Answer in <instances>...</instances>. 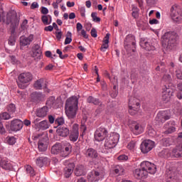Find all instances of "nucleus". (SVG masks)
<instances>
[{
	"instance_id": "nucleus-50",
	"label": "nucleus",
	"mask_w": 182,
	"mask_h": 182,
	"mask_svg": "<svg viewBox=\"0 0 182 182\" xmlns=\"http://www.w3.org/2000/svg\"><path fill=\"white\" fill-rule=\"evenodd\" d=\"M21 28L23 31H25V29H28V20H24L21 25Z\"/></svg>"
},
{
	"instance_id": "nucleus-34",
	"label": "nucleus",
	"mask_w": 182,
	"mask_h": 182,
	"mask_svg": "<svg viewBox=\"0 0 182 182\" xmlns=\"http://www.w3.org/2000/svg\"><path fill=\"white\" fill-rule=\"evenodd\" d=\"M48 164V158L40 157L36 159V164L38 167H43V166Z\"/></svg>"
},
{
	"instance_id": "nucleus-59",
	"label": "nucleus",
	"mask_w": 182,
	"mask_h": 182,
	"mask_svg": "<svg viewBox=\"0 0 182 182\" xmlns=\"http://www.w3.org/2000/svg\"><path fill=\"white\" fill-rule=\"evenodd\" d=\"M36 8H39V4H38V2H33L31 9H36Z\"/></svg>"
},
{
	"instance_id": "nucleus-32",
	"label": "nucleus",
	"mask_w": 182,
	"mask_h": 182,
	"mask_svg": "<svg viewBox=\"0 0 182 182\" xmlns=\"http://www.w3.org/2000/svg\"><path fill=\"white\" fill-rule=\"evenodd\" d=\"M57 133L59 136H61V137H68L69 135V129L67 127H60L57 129Z\"/></svg>"
},
{
	"instance_id": "nucleus-19",
	"label": "nucleus",
	"mask_w": 182,
	"mask_h": 182,
	"mask_svg": "<svg viewBox=\"0 0 182 182\" xmlns=\"http://www.w3.org/2000/svg\"><path fill=\"white\" fill-rule=\"evenodd\" d=\"M130 128L132 129L134 134H136V136L139 134H141V133L144 132V127H143L141 124L137 122L133 123L132 126H131Z\"/></svg>"
},
{
	"instance_id": "nucleus-24",
	"label": "nucleus",
	"mask_w": 182,
	"mask_h": 182,
	"mask_svg": "<svg viewBox=\"0 0 182 182\" xmlns=\"http://www.w3.org/2000/svg\"><path fill=\"white\" fill-rule=\"evenodd\" d=\"M46 107L50 109H58L59 103H58V101H55V97H50L47 100Z\"/></svg>"
},
{
	"instance_id": "nucleus-25",
	"label": "nucleus",
	"mask_w": 182,
	"mask_h": 182,
	"mask_svg": "<svg viewBox=\"0 0 182 182\" xmlns=\"http://www.w3.org/2000/svg\"><path fill=\"white\" fill-rule=\"evenodd\" d=\"M78 108H72L65 107V114L68 117V119H73L76 117V112H77Z\"/></svg>"
},
{
	"instance_id": "nucleus-2",
	"label": "nucleus",
	"mask_w": 182,
	"mask_h": 182,
	"mask_svg": "<svg viewBox=\"0 0 182 182\" xmlns=\"http://www.w3.org/2000/svg\"><path fill=\"white\" fill-rule=\"evenodd\" d=\"M52 154H60L61 157H68L72 153V144L65 143L63 146L62 144L57 143L51 148Z\"/></svg>"
},
{
	"instance_id": "nucleus-51",
	"label": "nucleus",
	"mask_w": 182,
	"mask_h": 182,
	"mask_svg": "<svg viewBox=\"0 0 182 182\" xmlns=\"http://www.w3.org/2000/svg\"><path fill=\"white\" fill-rule=\"evenodd\" d=\"M176 132V127H169L166 132V134H171V133H174Z\"/></svg>"
},
{
	"instance_id": "nucleus-41",
	"label": "nucleus",
	"mask_w": 182,
	"mask_h": 182,
	"mask_svg": "<svg viewBox=\"0 0 182 182\" xmlns=\"http://www.w3.org/2000/svg\"><path fill=\"white\" fill-rule=\"evenodd\" d=\"M87 102L88 103H93V105H102V103L100 102V101H99L98 99H96L92 96L87 98Z\"/></svg>"
},
{
	"instance_id": "nucleus-6",
	"label": "nucleus",
	"mask_w": 182,
	"mask_h": 182,
	"mask_svg": "<svg viewBox=\"0 0 182 182\" xmlns=\"http://www.w3.org/2000/svg\"><path fill=\"white\" fill-rule=\"evenodd\" d=\"M33 79V75L29 72H26L20 74L18 76V80L20 82V83L18 84V87H20V89H25V85H28V83L32 82Z\"/></svg>"
},
{
	"instance_id": "nucleus-42",
	"label": "nucleus",
	"mask_w": 182,
	"mask_h": 182,
	"mask_svg": "<svg viewBox=\"0 0 182 182\" xmlns=\"http://www.w3.org/2000/svg\"><path fill=\"white\" fill-rule=\"evenodd\" d=\"M16 111V107H15V105L10 104L7 106V112L10 113V114H14L15 112Z\"/></svg>"
},
{
	"instance_id": "nucleus-39",
	"label": "nucleus",
	"mask_w": 182,
	"mask_h": 182,
	"mask_svg": "<svg viewBox=\"0 0 182 182\" xmlns=\"http://www.w3.org/2000/svg\"><path fill=\"white\" fill-rule=\"evenodd\" d=\"M71 43H72V32L68 31L65 35L64 45H69Z\"/></svg>"
},
{
	"instance_id": "nucleus-43",
	"label": "nucleus",
	"mask_w": 182,
	"mask_h": 182,
	"mask_svg": "<svg viewBox=\"0 0 182 182\" xmlns=\"http://www.w3.org/2000/svg\"><path fill=\"white\" fill-rule=\"evenodd\" d=\"M9 119H11V114L8 112H3L2 114H0L1 120H9Z\"/></svg>"
},
{
	"instance_id": "nucleus-26",
	"label": "nucleus",
	"mask_w": 182,
	"mask_h": 182,
	"mask_svg": "<svg viewBox=\"0 0 182 182\" xmlns=\"http://www.w3.org/2000/svg\"><path fill=\"white\" fill-rule=\"evenodd\" d=\"M75 168V164L70 163L68 164L67 167L64 169V176L66 178H69L70 176H72V173H73V169Z\"/></svg>"
},
{
	"instance_id": "nucleus-61",
	"label": "nucleus",
	"mask_w": 182,
	"mask_h": 182,
	"mask_svg": "<svg viewBox=\"0 0 182 182\" xmlns=\"http://www.w3.org/2000/svg\"><path fill=\"white\" fill-rule=\"evenodd\" d=\"M48 120H49V123H50V124H53V123H55V117H53V116H52V115L48 116Z\"/></svg>"
},
{
	"instance_id": "nucleus-7",
	"label": "nucleus",
	"mask_w": 182,
	"mask_h": 182,
	"mask_svg": "<svg viewBox=\"0 0 182 182\" xmlns=\"http://www.w3.org/2000/svg\"><path fill=\"white\" fill-rule=\"evenodd\" d=\"M171 18L176 23L182 22V9L177 6H172L171 8Z\"/></svg>"
},
{
	"instance_id": "nucleus-52",
	"label": "nucleus",
	"mask_w": 182,
	"mask_h": 182,
	"mask_svg": "<svg viewBox=\"0 0 182 182\" xmlns=\"http://www.w3.org/2000/svg\"><path fill=\"white\" fill-rule=\"evenodd\" d=\"M167 182H178L176 176H173V175L168 176V179Z\"/></svg>"
},
{
	"instance_id": "nucleus-38",
	"label": "nucleus",
	"mask_w": 182,
	"mask_h": 182,
	"mask_svg": "<svg viewBox=\"0 0 182 182\" xmlns=\"http://www.w3.org/2000/svg\"><path fill=\"white\" fill-rule=\"evenodd\" d=\"M114 171L115 174H118V176H122V174L124 173V168H123V166H122L117 165L114 168Z\"/></svg>"
},
{
	"instance_id": "nucleus-18",
	"label": "nucleus",
	"mask_w": 182,
	"mask_h": 182,
	"mask_svg": "<svg viewBox=\"0 0 182 182\" xmlns=\"http://www.w3.org/2000/svg\"><path fill=\"white\" fill-rule=\"evenodd\" d=\"M23 127V122L19 119L11 121L10 128L13 132H19Z\"/></svg>"
},
{
	"instance_id": "nucleus-53",
	"label": "nucleus",
	"mask_w": 182,
	"mask_h": 182,
	"mask_svg": "<svg viewBox=\"0 0 182 182\" xmlns=\"http://www.w3.org/2000/svg\"><path fill=\"white\" fill-rule=\"evenodd\" d=\"M128 159H129V156L124 154H122L118 156V160H119V161H126V160H128Z\"/></svg>"
},
{
	"instance_id": "nucleus-29",
	"label": "nucleus",
	"mask_w": 182,
	"mask_h": 182,
	"mask_svg": "<svg viewBox=\"0 0 182 182\" xmlns=\"http://www.w3.org/2000/svg\"><path fill=\"white\" fill-rule=\"evenodd\" d=\"M50 127V124L48 120H43L36 124V127L38 129V130H48Z\"/></svg>"
},
{
	"instance_id": "nucleus-10",
	"label": "nucleus",
	"mask_w": 182,
	"mask_h": 182,
	"mask_svg": "<svg viewBox=\"0 0 182 182\" xmlns=\"http://www.w3.org/2000/svg\"><path fill=\"white\" fill-rule=\"evenodd\" d=\"M103 177H105V172H98L96 171H91L87 176L89 182L99 181V180Z\"/></svg>"
},
{
	"instance_id": "nucleus-54",
	"label": "nucleus",
	"mask_w": 182,
	"mask_h": 182,
	"mask_svg": "<svg viewBox=\"0 0 182 182\" xmlns=\"http://www.w3.org/2000/svg\"><path fill=\"white\" fill-rule=\"evenodd\" d=\"M16 41H15V38L14 37H10L9 39V45H10L11 46H14V45H15Z\"/></svg>"
},
{
	"instance_id": "nucleus-55",
	"label": "nucleus",
	"mask_w": 182,
	"mask_h": 182,
	"mask_svg": "<svg viewBox=\"0 0 182 182\" xmlns=\"http://www.w3.org/2000/svg\"><path fill=\"white\" fill-rule=\"evenodd\" d=\"M91 36H92V38H97V31H96V28H92Z\"/></svg>"
},
{
	"instance_id": "nucleus-49",
	"label": "nucleus",
	"mask_w": 182,
	"mask_h": 182,
	"mask_svg": "<svg viewBox=\"0 0 182 182\" xmlns=\"http://www.w3.org/2000/svg\"><path fill=\"white\" fill-rule=\"evenodd\" d=\"M132 16L133 18H137L139 16V9L137 7L133 8Z\"/></svg>"
},
{
	"instance_id": "nucleus-35",
	"label": "nucleus",
	"mask_w": 182,
	"mask_h": 182,
	"mask_svg": "<svg viewBox=\"0 0 182 182\" xmlns=\"http://www.w3.org/2000/svg\"><path fill=\"white\" fill-rule=\"evenodd\" d=\"M33 56H37V58H40L41 55H42V50H41L39 45H36L33 48Z\"/></svg>"
},
{
	"instance_id": "nucleus-57",
	"label": "nucleus",
	"mask_w": 182,
	"mask_h": 182,
	"mask_svg": "<svg viewBox=\"0 0 182 182\" xmlns=\"http://www.w3.org/2000/svg\"><path fill=\"white\" fill-rule=\"evenodd\" d=\"M49 13V10L46 7H42L41 8V14L43 15H47V14Z\"/></svg>"
},
{
	"instance_id": "nucleus-5",
	"label": "nucleus",
	"mask_w": 182,
	"mask_h": 182,
	"mask_svg": "<svg viewBox=\"0 0 182 182\" xmlns=\"http://www.w3.org/2000/svg\"><path fill=\"white\" fill-rule=\"evenodd\" d=\"M120 139V135L117 133H112L109 138L106 139L105 142V147L107 150L113 149L116 147L117 143H119V139Z\"/></svg>"
},
{
	"instance_id": "nucleus-63",
	"label": "nucleus",
	"mask_w": 182,
	"mask_h": 182,
	"mask_svg": "<svg viewBox=\"0 0 182 182\" xmlns=\"http://www.w3.org/2000/svg\"><path fill=\"white\" fill-rule=\"evenodd\" d=\"M59 4L60 3H58V1H53L52 5H53V8H54L55 10L56 9H58L59 8Z\"/></svg>"
},
{
	"instance_id": "nucleus-1",
	"label": "nucleus",
	"mask_w": 182,
	"mask_h": 182,
	"mask_svg": "<svg viewBox=\"0 0 182 182\" xmlns=\"http://www.w3.org/2000/svg\"><path fill=\"white\" fill-rule=\"evenodd\" d=\"M157 167L154 164L145 161L141 163L139 168L134 172L136 178H146L149 174H156Z\"/></svg>"
},
{
	"instance_id": "nucleus-44",
	"label": "nucleus",
	"mask_w": 182,
	"mask_h": 182,
	"mask_svg": "<svg viewBox=\"0 0 182 182\" xmlns=\"http://www.w3.org/2000/svg\"><path fill=\"white\" fill-rule=\"evenodd\" d=\"M127 147L129 150H131L132 151H134V149H136V141H130L128 144Z\"/></svg>"
},
{
	"instance_id": "nucleus-11",
	"label": "nucleus",
	"mask_w": 182,
	"mask_h": 182,
	"mask_svg": "<svg viewBox=\"0 0 182 182\" xmlns=\"http://www.w3.org/2000/svg\"><path fill=\"white\" fill-rule=\"evenodd\" d=\"M154 148V141L147 139L145 140L141 146V150L142 153L146 154V153H149V151H151Z\"/></svg>"
},
{
	"instance_id": "nucleus-12",
	"label": "nucleus",
	"mask_w": 182,
	"mask_h": 182,
	"mask_svg": "<svg viewBox=\"0 0 182 182\" xmlns=\"http://www.w3.org/2000/svg\"><path fill=\"white\" fill-rule=\"evenodd\" d=\"M79 105V97L76 96H73L69 97L65 102V107H72L75 109H79L77 107Z\"/></svg>"
},
{
	"instance_id": "nucleus-20",
	"label": "nucleus",
	"mask_w": 182,
	"mask_h": 182,
	"mask_svg": "<svg viewBox=\"0 0 182 182\" xmlns=\"http://www.w3.org/2000/svg\"><path fill=\"white\" fill-rule=\"evenodd\" d=\"M48 82H46V80L43 78H41L39 80H37L34 83V87L37 90H41L42 89H46L48 85Z\"/></svg>"
},
{
	"instance_id": "nucleus-17",
	"label": "nucleus",
	"mask_w": 182,
	"mask_h": 182,
	"mask_svg": "<svg viewBox=\"0 0 182 182\" xmlns=\"http://www.w3.org/2000/svg\"><path fill=\"white\" fill-rule=\"evenodd\" d=\"M34 36L33 34H30L28 37L21 36L20 37V45L21 46H29L32 42H33Z\"/></svg>"
},
{
	"instance_id": "nucleus-56",
	"label": "nucleus",
	"mask_w": 182,
	"mask_h": 182,
	"mask_svg": "<svg viewBox=\"0 0 182 182\" xmlns=\"http://www.w3.org/2000/svg\"><path fill=\"white\" fill-rule=\"evenodd\" d=\"M176 77L182 80V71L180 70H176Z\"/></svg>"
},
{
	"instance_id": "nucleus-4",
	"label": "nucleus",
	"mask_w": 182,
	"mask_h": 182,
	"mask_svg": "<svg viewBox=\"0 0 182 182\" xmlns=\"http://www.w3.org/2000/svg\"><path fill=\"white\" fill-rule=\"evenodd\" d=\"M0 22H6L7 25H9V23H11V28L13 29H15L19 25V21H18V18H16V15H11V13L7 14V19H5V13L2 12L0 14Z\"/></svg>"
},
{
	"instance_id": "nucleus-15",
	"label": "nucleus",
	"mask_w": 182,
	"mask_h": 182,
	"mask_svg": "<svg viewBox=\"0 0 182 182\" xmlns=\"http://www.w3.org/2000/svg\"><path fill=\"white\" fill-rule=\"evenodd\" d=\"M48 144H49L48 136H44L39 139L38 144L39 151H46L48 150Z\"/></svg>"
},
{
	"instance_id": "nucleus-23",
	"label": "nucleus",
	"mask_w": 182,
	"mask_h": 182,
	"mask_svg": "<svg viewBox=\"0 0 182 182\" xmlns=\"http://www.w3.org/2000/svg\"><path fill=\"white\" fill-rule=\"evenodd\" d=\"M49 112V109L48 107L44 106L41 108H39L36 110V114L37 117H41V119H43V117H46L48 116V112Z\"/></svg>"
},
{
	"instance_id": "nucleus-48",
	"label": "nucleus",
	"mask_w": 182,
	"mask_h": 182,
	"mask_svg": "<svg viewBox=\"0 0 182 182\" xmlns=\"http://www.w3.org/2000/svg\"><path fill=\"white\" fill-rule=\"evenodd\" d=\"M7 142L9 144L13 146V144H15L16 143V139L14 136H9L7 137Z\"/></svg>"
},
{
	"instance_id": "nucleus-22",
	"label": "nucleus",
	"mask_w": 182,
	"mask_h": 182,
	"mask_svg": "<svg viewBox=\"0 0 182 182\" xmlns=\"http://www.w3.org/2000/svg\"><path fill=\"white\" fill-rule=\"evenodd\" d=\"M169 119L170 114H168V112L167 111H161L157 114L156 120L161 122V123H164L166 120H168Z\"/></svg>"
},
{
	"instance_id": "nucleus-21",
	"label": "nucleus",
	"mask_w": 182,
	"mask_h": 182,
	"mask_svg": "<svg viewBox=\"0 0 182 182\" xmlns=\"http://www.w3.org/2000/svg\"><path fill=\"white\" fill-rule=\"evenodd\" d=\"M132 45V46H136V38L132 34H129L127 36L124 40V46L125 49H127V46H130Z\"/></svg>"
},
{
	"instance_id": "nucleus-27",
	"label": "nucleus",
	"mask_w": 182,
	"mask_h": 182,
	"mask_svg": "<svg viewBox=\"0 0 182 182\" xmlns=\"http://www.w3.org/2000/svg\"><path fill=\"white\" fill-rule=\"evenodd\" d=\"M0 167L4 170H12V163L7 159H2L0 162Z\"/></svg>"
},
{
	"instance_id": "nucleus-9",
	"label": "nucleus",
	"mask_w": 182,
	"mask_h": 182,
	"mask_svg": "<svg viewBox=\"0 0 182 182\" xmlns=\"http://www.w3.org/2000/svg\"><path fill=\"white\" fill-rule=\"evenodd\" d=\"M85 156L87 159H92L93 160V164L96 165L99 164V154L95 149L89 148L85 151Z\"/></svg>"
},
{
	"instance_id": "nucleus-13",
	"label": "nucleus",
	"mask_w": 182,
	"mask_h": 182,
	"mask_svg": "<svg viewBox=\"0 0 182 182\" xmlns=\"http://www.w3.org/2000/svg\"><path fill=\"white\" fill-rule=\"evenodd\" d=\"M79 139V125L77 124H74L72 127L71 133L70 134V141H77Z\"/></svg>"
},
{
	"instance_id": "nucleus-45",
	"label": "nucleus",
	"mask_w": 182,
	"mask_h": 182,
	"mask_svg": "<svg viewBox=\"0 0 182 182\" xmlns=\"http://www.w3.org/2000/svg\"><path fill=\"white\" fill-rule=\"evenodd\" d=\"M91 16L92 18L93 22H100L101 19H100V17H97V13L92 12L91 14Z\"/></svg>"
},
{
	"instance_id": "nucleus-47",
	"label": "nucleus",
	"mask_w": 182,
	"mask_h": 182,
	"mask_svg": "<svg viewBox=\"0 0 182 182\" xmlns=\"http://www.w3.org/2000/svg\"><path fill=\"white\" fill-rule=\"evenodd\" d=\"M56 53L59 55L60 59H66V58L69 56L68 54L63 55V53L60 49L56 50Z\"/></svg>"
},
{
	"instance_id": "nucleus-8",
	"label": "nucleus",
	"mask_w": 182,
	"mask_h": 182,
	"mask_svg": "<svg viewBox=\"0 0 182 182\" xmlns=\"http://www.w3.org/2000/svg\"><path fill=\"white\" fill-rule=\"evenodd\" d=\"M107 129L103 127H100L96 129L94 134V139L96 141H103L108 134Z\"/></svg>"
},
{
	"instance_id": "nucleus-28",
	"label": "nucleus",
	"mask_w": 182,
	"mask_h": 182,
	"mask_svg": "<svg viewBox=\"0 0 182 182\" xmlns=\"http://www.w3.org/2000/svg\"><path fill=\"white\" fill-rule=\"evenodd\" d=\"M109 39H110V34L107 33L102 41V45L100 48L101 52H106V50L109 49Z\"/></svg>"
},
{
	"instance_id": "nucleus-33",
	"label": "nucleus",
	"mask_w": 182,
	"mask_h": 182,
	"mask_svg": "<svg viewBox=\"0 0 182 182\" xmlns=\"http://www.w3.org/2000/svg\"><path fill=\"white\" fill-rule=\"evenodd\" d=\"M75 174L77 177L84 176L85 174V167L82 165H79L75 168Z\"/></svg>"
},
{
	"instance_id": "nucleus-40",
	"label": "nucleus",
	"mask_w": 182,
	"mask_h": 182,
	"mask_svg": "<svg viewBox=\"0 0 182 182\" xmlns=\"http://www.w3.org/2000/svg\"><path fill=\"white\" fill-rule=\"evenodd\" d=\"M31 97L33 100H41L43 95L41 92H34L31 94Z\"/></svg>"
},
{
	"instance_id": "nucleus-64",
	"label": "nucleus",
	"mask_w": 182,
	"mask_h": 182,
	"mask_svg": "<svg viewBox=\"0 0 182 182\" xmlns=\"http://www.w3.org/2000/svg\"><path fill=\"white\" fill-rule=\"evenodd\" d=\"M82 29H83V26H82V23H77V31L78 32H80V31H82Z\"/></svg>"
},
{
	"instance_id": "nucleus-30",
	"label": "nucleus",
	"mask_w": 182,
	"mask_h": 182,
	"mask_svg": "<svg viewBox=\"0 0 182 182\" xmlns=\"http://www.w3.org/2000/svg\"><path fill=\"white\" fill-rule=\"evenodd\" d=\"M140 46H141V48H144V49L148 50L149 52H150V50H154L156 49L154 46L149 44V42L143 39H141L140 41Z\"/></svg>"
},
{
	"instance_id": "nucleus-16",
	"label": "nucleus",
	"mask_w": 182,
	"mask_h": 182,
	"mask_svg": "<svg viewBox=\"0 0 182 182\" xmlns=\"http://www.w3.org/2000/svg\"><path fill=\"white\" fill-rule=\"evenodd\" d=\"M129 113L131 116H134V114H137L139 112V109H140V103L136 102V105L133 104V100H129Z\"/></svg>"
},
{
	"instance_id": "nucleus-36",
	"label": "nucleus",
	"mask_w": 182,
	"mask_h": 182,
	"mask_svg": "<svg viewBox=\"0 0 182 182\" xmlns=\"http://www.w3.org/2000/svg\"><path fill=\"white\" fill-rule=\"evenodd\" d=\"M25 168L27 174H28L30 177H34V176H36V173L35 172V170L33 169V168H32V166L26 165L25 166Z\"/></svg>"
},
{
	"instance_id": "nucleus-60",
	"label": "nucleus",
	"mask_w": 182,
	"mask_h": 182,
	"mask_svg": "<svg viewBox=\"0 0 182 182\" xmlns=\"http://www.w3.org/2000/svg\"><path fill=\"white\" fill-rule=\"evenodd\" d=\"M44 31H46V32H52V31H53V26H48L45 27Z\"/></svg>"
},
{
	"instance_id": "nucleus-58",
	"label": "nucleus",
	"mask_w": 182,
	"mask_h": 182,
	"mask_svg": "<svg viewBox=\"0 0 182 182\" xmlns=\"http://www.w3.org/2000/svg\"><path fill=\"white\" fill-rule=\"evenodd\" d=\"M149 23L150 25H157V23H159V20L156 18H153L149 21Z\"/></svg>"
},
{
	"instance_id": "nucleus-3",
	"label": "nucleus",
	"mask_w": 182,
	"mask_h": 182,
	"mask_svg": "<svg viewBox=\"0 0 182 182\" xmlns=\"http://www.w3.org/2000/svg\"><path fill=\"white\" fill-rule=\"evenodd\" d=\"M177 41V34L173 31H165L161 37L162 46L166 49H171Z\"/></svg>"
},
{
	"instance_id": "nucleus-37",
	"label": "nucleus",
	"mask_w": 182,
	"mask_h": 182,
	"mask_svg": "<svg viewBox=\"0 0 182 182\" xmlns=\"http://www.w3.org/2000/svg\"><path fill=\"white\" fill-rule=\"evenodd\" d=\"M41 21L44 25H50L52 23V16H43Z\"/></svg>"
},
{
	"instance_id": "nucleus-62",
	"label": "nucleus",
	"mask_w": 182,
	"mask_h": 182,
	"mask_svg": "<svg viewBox=\"0 0 182 182\" xmlns=\"http://www.w3.org/2000/svg\"><path fill=\"white\" fill-rule=\"evenodd\" d=\"M55 36L57 39H58V41H60V39H62V31H58L55 33Z\"/></svg>"
},
{
	"instance_id": "nucleus-14",
	"label": "nucleus",
	"mask_w": 182,
	"mask_h": 182,
	"mask_svg": "<svg viewBox=\"0 0 182 182\" xmlns=\"http://www.w3.org/2000/svg\"><path fill=\"white\" fill-rule=\"evenodd\" d=\"M171 96H173V90L170 87H164L162 92V100L164 102H165V103L170 102Z\"/></svg>"
},
{
	"instance_id": "nucleus-31",
	"label": "nucleus",
	"mask_w": 182,
	"mask_h": 182,
	"mask_svg": "<svg viewBox=\"0 0 182 182\" xmlns=\"http://www.w3.org/2000/svg\"><path fill=\"white\" fill-rule=\"evenodd\" d=\"M169 156H173V157H182V145L173 149Z\"/></svg>"
},
{
	"instance_id": "nucleus-46",
	"label": "nucleus",
	"mask_w": 182,
	"mask_h": 182,
	"mask_svg": "<svg viewBox=\"0 0 182 182\" xmlns=\"http://www.w3.org/2000/svg\"><path fill=\"white\" fill-rule=\"evenodd\" d=\"M55 124H58V126H62L63 124H65V119L63 117H58L55 120Z\"/></svg>"
}]
</instances>
